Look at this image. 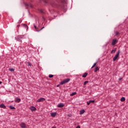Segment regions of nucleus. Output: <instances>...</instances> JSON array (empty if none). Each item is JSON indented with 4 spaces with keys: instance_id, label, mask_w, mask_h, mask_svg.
<instances>
[{
    "instance_id": "nucleus-1",
    "label": "nucleus",
    "mask_w": 128,
    "mask_h": 128,
    "mask_svg": "<svg viewBox=\"0 0 128 128\" xmlns=\"http://www.w3.org/2000/svg\"><path fill=\"white\" fill-rule=\"evenodd\" d=\"M120 51L118 50V52L116 53L115 56L113 58V62H116V60L118 58V56H120Z\"/></svg>"
},
{
    "instance_id": "nucleus-2",
    "label": "nucleus",
    "mask_w": 128,
    "mask_h": 128,
    "mask_svg": "<svg viewBox=\"0 0 128 128\" xmlns=\"http://www.w3.org/2000/svg\"><path fill=\"white\" fill-rule=\"evenodd\" d=\"M70 78H66L61 82L60 84H66V82H70Z\"/></svg>"
},
{
    "instance_id": "nucleus-3",
    "label": "nucleus",
    "mask_w": 128,
    "mask_h": 128,
    "mask_svg": "<svg viewBox=\"0 0 128 128\" xmlns=\"http://www.w3.org/2000/svg\"><path fill=\"white\" fill-rule=\"evenodd\" d=\"M118 44V40L116 39H114L112 42V46H116Z\"/></svg>"
},
{
    "instance_id": "nucleus-4",
    "label": "nucleus",
    "mask_w": 128,
    "mask_h": 128,
    "mask_svg": "<svg viewBox=\"0 0 128 128\" xmlns=\"http://www.w3.org/2000/svg\"><path fill=\"white\" fill-rule=\"evenodd\" d=\"M46 100V99L44 98H39L36 102H44Z\"/></svg>"
},
{
    "instance_id": "nucleus-5",
    "label": "nucleus",
    "mask_w": 128,
    "mask_h": 128,
    "mask_svg": "<svg viewBox=\"0 0 128 128\" xmlns=\"http://www.w3.org/2000/svg\"><path fill=\"white\" fill-rule=\"evenodd\" d=\"M20 38H22V36H18L17 37H16V40L18 41V42H22V40L20 39Z\"/></svg>"
},
{
    "instance_id": "nucleus-6",
    "label": "nucleus",
    "mask_w": 128,
    "mask_h": 128,
    "mask_svg": "<svg viewBox=\"0 0 128 128\" xmlns=\"http://www.w3.org/2000/svg\"><path fill=\"white\" fill-rule=\"evenodd\" d=\"M64 104L62 103H60L58 105V108H64Z\"/></svg>"
},
{
    "instance_id": "nucleus-7",
    "label": "nucleus",
    "mask_w": 128,
    "mask_h": 128,
    "mask_svg": "<svg viewBox=\"0 0 128 128\" xmlns=\"http://www.w3.org/2000/svg\"><path fill=\"white\" fill-rule=\"evenodd\" d=\"M20 126L22 128H26V124H24V123H21L20 124Z\"/></svg>"
},
{
    "instance_id": "nucleus-8",
    "label": "nucleus",
    "mask_w": 128,
    "mask_h": 128,
    "mask_svg": "<svg viewBox=\"0 0 128 128\" xmlns=\"http://www.w3.org/2000/svg\"><path fill=\"white\" fill-rule=\"evenodd\" d=\"M25 4L26 6H29L30 8H32V4Z\"/></svg>"
},
{
    "instance_id": "nucleus-9",
    "label": "nucleus",
    "mask_w": 128,
    "mask_h": 128,
    "mask_svg": "<svg viewBox=\"0 0 128 128\" xmlns=\"http://www.w3.org/2000/svg\"><path fill=\"white\" fill-rule=\"evenodd\" d=\"M34 28L36 32H40V29L38 30V28H36V26L34 25Z\"/></svg>"
},
{
    "instance_id": "nucleus-10",
    "label": "nucleus",
    "mask_w": 128,
    "mask_h": 128,
    "mask_svg": "<svg viewBox=\"0 0 128 128\" xmlns=\"http://www.w3.org/2000/svg\"><path fill=\"white\" fill-rule=\"evenodd\" d=\"M50 116H53V117L56 116V112L50 113Z\"/></svg>"
},
{
    "instance_id": "nucleus-11",
    "label": "nucleus",
    "mask_w": 128,
    "mask_h": 128,
    "mask_svg": "<svg viewBox=\"0 0 128 128\" xmlns=\"http://www.w3.org/2000/svg\"><path fill=\"white\" fill-rule=\"evenodd\" d=\"M15 102H20V99L18 98H16L15 99Z\"/></svg>"
},
{
    "instance_id": "nucleus-12",
    "label": "nucleus",
    "mask_w": 128,
    "mask_h": 128,
    "mask_svg": "<svg viewBox=\"0 0 128 128\" xmlns=\"http://www.w3.org/2000/svg\"><path fill=\"white\" fill-rule=\"evenodd\" d=\"M88 76V73L85 72L83 74L82 76V78H86V76Z\"/></svg>"
},
{
    "instance_id": "nucleus-13",
    "label": "nucleus",
    "mask_w": 128,
    "mask_h": 128,
    "mask_svg": "<svg viewBox=\"0 0 128 128\" xmlns=\"http://www.w3.org/2000/svg\"><path fill=\"white\" fill-rule=\"evenodd\" d=\"M0 108H6V106L3 104H0Z\"/></svg>"
},
{
    "instance_id": "nucleus-14",
    "label": "nucleus",
    "mask_w": 128,
    "mask_h": 128,
    "mask_svg": "<svg viewBox=\"0 0 128 128\" xmlns=\"http://www.w3.org/2000/svg\"><path fill=\"white\" fill-rule=\"evenodd\" d=\"M30 109L31 110H36V108L34 106H32Z\"/></svg>"
},
{
    "instance_id": "nucleus-15",
    "label": "nucleus",
    "mask_w": 128,
    "mask_h": 128,
    "mask_svg": "<svg viewBox=\"0 0 128 128\" xmlns=\"http://www.w3.org/2000/svg\"><path fill=\"white\" fill-rule=\"evenodd\" d=\"M80 114H84V110H82L80 111Z\"/></svg>"
},
{
    "instance_id": "nucleus-16",
    "label": "nucleus",
    "mask_w": 128,
    "mask_h": 128,
    "mask_svg": "<svg viewBox=\"0 0 128 128\" xmlns=\"http://www.w3.org/2000/svg\"><path fill=\"white\" fill-rule=\"evenodd\" d=\"M100 70V68H98V67H96V68H95L94 69V72H96L98 70Z\"/></svg>"
},
{
    "instance_id": "nucleus-17",
    "label": "nucleus",
    "mask_w": 128,
    "mask_h": 128,
    "mask_svg": "<svg viewBox=\"0 0 128 128\" xmlns=\"http://www.w3.org/2000/svg\"><path fill=\"white\" fill-rule=\"evenodd\" d=\"M75 94H76V92H74L72 94H70V96H75Z\"/></svg>"
},
{
    "instance_id": "nucleus-18",
    "label": "nucleus",
    "mask_w": 128,
    "mask_h": 128,
    "mask_svg": "<svg viewBox=\"0 0 128 128\" xmlns=\"http://www.w3.org/2000/svg\"><path fill=\"white\" fill-rule=\"evenodd\" d=\"M120 100H121V102H124V100H126V98H124V97H122L120 98Z\"/></svg>"
},
{
    "instance_id": "nucleus-19",
    "label": "nucleus",
    "mask_w": 128,
    "mask_h": 128,
    "mask_svg": "<svg viewBox=\"0 0 128 128\" xmlns=\"http://www.w3.org/2000/svg\"><path fill=\"white\" fill-rule=\"evenodd\" d=\"M116 52V50H112V51L111 52V54H114V52Z\"/></svg>"
},
{
    "instance_id": "nucleus-20",
    "label": "nucleus",
    "mask_w": 128,
    "mask_h": 128,
    "mask_svg": "<svg viewBox=\"0 0 128 128\" xmlns=\"http://www.w3.org/2000/svg\"><path fill=\"white\" fill-rule=\"evenodd\" d=\"M23 26H24V28H27V30H28V26H26V24H23Z\"/></svg>"
},
{
    "instance_id": "nucleus-21",
    "label": "nucleus",
    "mask_w": 128,
    "mask_h": 128,
    "mask_svg": "<svg viewBox=\"0 0 128 128\" xmlns=\"http://www.w3.org/2000/svg\"><path fill=\"white\" fill-rule=\"evenodd\" d=\"M10 110H14L16 108L14 106H10Z\"/></svg>"
},
{
    "instance_id": "nucleus-22",
    "label": "nucleus",
    "mask_w": 128,
    "mask_h": 128,
    "mask_svg": "<svg viewBox=\"0 0 128 128\" xmlns=\"http://www.w3.org/2000/svg\"><path fill=\"white\" fill-rule=\"evenodd\" d=\"M116 36H120V32H116Z\"/></svg>"
},
{
    "instance_id": "nucleus-23",
    "label": "nucleus",
    "mask_w": 128,
    "mask_h": 128,
    "mask_svg": "<svg viewBox=\"0 0 128 128\" xmlns=\"http://www.w3.org/2000/svg\"><path fill=\"white\" fill-rule=\"evenodd\" d=\"M96 66V62L94 63L92 66V68H94V66Z\"/></svg>"
},
{
    "instance_id": "nucleus-24",
    "label": "nucleus",
    "mask_w": 128,
    "mask_h": 128,
    "mask_svg": "<svg viewBox=\"0 0 128 128\" xmlns=\"http://www.w3.org/2000/svg\"><path fill=\"white\" fill-rule=\"evenodd\" d=\"M86 84H88V81L84 82V86H86Z\"/></svg>"
},
{
    "instance_id": "nucleus-25",
    "label": "nucleus",
    "mask_w": 128,
    "mask_h": 128,
    "mask_svg": "<svg viewBox=\"0 0 128 128\" xmlns=\"http://www.w3.org/2000/svg\"><path fill=\"white\" fill-rule=\"evenodd\" d=\"M9 70L10 72H14V68H10Z\"/></svg>"
},
{
    "instance_id": "nucleus-26",
    "label": "nucleus",
    "mask_w": 128,
    "mask_h": 128,
    "mask_svg": "<svg viewBox=\"0 0 128 128\" xmlns=\"http://www.w3.org/2000/svg\"><path fill=\"white\" fill-rule=\"evenodd\" d=\"M87 104L88 106H90V100L87 102Z\"/></svg>"
},
{
    "instance_id": "nucleus-27",
    "label": "nucleus",
    "mask_w": 128,
    "mask_h": 128,
    "mask_svg": "<svg viewBox=\"0 0 128 128\" xmlns=\"http://www.w3.org/2000/svg\"><path fill=\"white\" fill-rule=\"evenodd\" d=\"M90 102H92V104H94V100H90Z\"/></svg>"
},
{
    "instance_id": "nucleus-28",
    "label": "nucleus",
    "mask_w": 128,
    "mask_h": 128,
    "mask_svg": "<svg viewBox=\"0 0 128 128\" xmlns=\"http://www.w3.org/2000/svg\"><path fill=\"white\" fill-rule=\"evenodd\" d=\"M54 77V75L50 74L49 75V78H52Z\"/></svg>"
},
{
    "instance_id": "nucleus-29",
    "label": "nucleus",
    "mask_w": 128,
    "mask_h": 128,
    "mask_svg": "<svg viewBox=\"0 0 128 128\" xmlns=\"http://www.w3.org/2000/svg\"><path fill=\"white\" fill-rule=\"evenodd\" d=\"M28 66H31L32 64H30V63L28 62Z\"/></svg>"
},
{
    "instance_id": "nucleus-30",
    "label": "nucleus",
    "mask_w": 128,
    "mask_h": 128,
    "mask_svg": "<svg viewBox=\"0 0 128 128\" xmlns=\"http://www.w3.org/2000/svg\"><path fill=\"white\" fill-rule=\"evenodd\" d=\"M43 28H44V27H42V28H41L40 29V30H42Z\"/></svg>"
},
{
    "instance_id": "nucleus-31",
    "label": "nucleus",
    "mask_w": 128,
    "mask_h": 128,
    "mask_svg": "<svg viewBox=\"0 0 128 128\" xmlns=\"http://www.w3.org/2000/svg\"><path fill=\"white\" fill-rule=\"evenodd\" d=\"M76 128H80V126H77Z\"/></svg>"
},
{
    "instance_id": "nucleus-32",
    "label": "nucleus",
    "mask_w": 128,
    "mask_h": 128,
    "mask_svg": "<svg viewBox=\"0 0 128 128\" xmlns=\"http://www.w3.org/2000/svg\"><path fill=\"white\" fill-rule=\"evenodd\" d=\"M122 80V78H119V80Z\"/></svg>"
},
{
    "instance_id": "nucleus-33",
    "label": "nucleus",
    "mask_w": 128,
    "mask_h": 128,
    "mask_svg": "<svg viewBox=\"0 0 128 128\" xmlns=\"http://www.w3.org/2000/svg\"><path fill=\"white\" fill-rule=\"evenodd\" d=\"M2 82L1 81H0V84H2Z\"/></svg>"
},
{
    "instance_id": "nucleus-34",
    "label": "nucleus",
    "mask_w": 128,
    "mask_h": 128,
    "mask_svg": "<svg viewBox=\"0 0 128 128\" xmlns=\"http://www.w3.org/2000/svg\"><path fill=\"white\" fill-rule=\"evenodd\" d=\"M17 27H18V28H20V25H18V26H17Z\"/></svg>"
},
{
    "instance_id": "nucleus-35",
    "label": "nucleus",
    "mask_w": 128,
    "mask_h": 128,
    "mask_svg": "<svg viewBox=\"0 0 128 128\" xmlns=\"http://www.w3.org/2000/svg\"><path fill=\"white\" fill-rule=\"evenodd\" d=\"M58 86H60V85L57 86V88H58Z\"/></svg>"
},
{
    "instance_id": "nucleus-36",
    "label": "nucleus",
    "mask_w": 128,
    "mask_h": 128,
    "mask_svg": "<svg viewBox=\"0 0 128 128\" xmlns=\"http://www.w3.org/2000/svg\"><path fill=\"white\" fill-rule=\"evenodd\" d=\"M52 128H56L55 127H52Z\"/></svg>"
},
{
    "instance_id": "nucleus-37",
    "label": "nucleus",
    "mask_w": 128,
    "mask_h": 128,
    "mask_svg": "<svg viewBox=\"0 0 128 128\" xmlns=\"http://www.w3.org/2000/svg\"><path fill=\"white\" fill-rule=\"evenodd\" d=\"M52 6H54V5H52Z\"/></svg>"
},
{
    "instance_id": "nucleus-38",
    "label": "nucleus",
    "mask_w": 128,
    "mask_h": 128,
    "mask_svg": "<svg viewBox=\"0 0 128 128\" xmlns=\"http://www.w3.org/2000/svg\"><path fill=\"white\" fill-rule=\"evenodd\" d=\"M43 19H44V18H43Z\"/></svg>"
},
{
    "instance_id": "nucleus-39",
    "label": "nucleus",
    "mask_w": 128,
    "mask_h": 128,
    "mask_svg": "<svg viewBox=\"0 0 128 128\" xmlns=\"http://www.w3.org/2000/svg\"><path fill=\"white\" fill-rule=\"evenodd\" d=\"M20 22H22V21H20Z\"/></svg>"
}]
</instances>
